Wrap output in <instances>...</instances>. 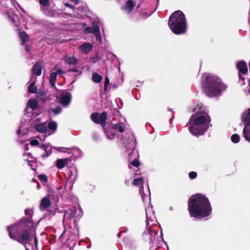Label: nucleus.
Here are the masks:
<instances>
[{"label": "nucleus", "instance_id": "nucleus-1", "mask_svg": "<svg viewBox=\"0 0 250 250\" xmlns=\"http://www.w3.org/2000/svg\"><path fill=\"white\" fill-rule=\"evenodd\" d=\"M8 235L10 238L25 247L30 244L34 238L35 245L38 244V239L36 230L33 229V223L29 217L21 219L17 223L7 227Z\"/></svg>", "mask_w": 250, "mask_h": 250}, {"label": "nucleus", "instance_id": "nucleus-2", "mask_svg": "<svg viewBox=\"0 0 250 250\" xmlns=\"http://www.w3.org/2000/svg\"><path fill=\"white\" fill-rule=\"evenodd\" d=\"M188 211L191 217L201 219L211 214L212 207L205 195L197 193L189 198Z\"/></svg>", "mask_w": 250, "mask_h": 250}, {"label": "nucleus", "instance_id": "nucleus-3", "mask_svg": "<svg viewBox=\"0 0 250 250\" xmlns=\"http://www.w3.org/2000/svg\"><path fill=\"white\" fill-rule=\"evenodd\" d=\"M201 85L206 95L209 97L220 95L227 88L220 78L211 74H205L203 76Z\"/></svg>", "mask_w": 250, "mask_h": 250}, {"label": "nucleus", "instance_id": "nucleus-4", "mask_svg": "<svg viewBox=\"0 0 250 250\" xmlns=\"http://www.w3.org/2000/svg\"><path fill=\"white\" fill-rule=\"evenodd\" d=\"M168 25L175 35L185 34L187 30V21L184 14L181 11H176L169 18Z\"/></svg>", "mask_w": 250, "mask_h": 250}, {"label": "nucleus", "instance_id": "nucleus-5", "mask_svg": "<svg viewBox=\"0 0 250 250\" xmlns=\"http://www.w3.org/2000/svg\"><path fill=\"white\" fill-rule=\"evenodd\" d=\"M210 121V118L208 115L206 116L199 115L195 117V115H192L188 123L190 125L193 123L195 126L192 125L189 127V132L192 135L197 137L203 135L208 128V125H206V123H209Z\"/></svg>", "mask_w": 250, "mask_h": 250}, {"label": "nucleus", "instance_id": "nucleus-6", "mask_svg": "<svg viewBox=\"0 0 250 250\" xmlns=\"http://www.w3.org/2000/svg\"><path fill=\"white\" fill-rule=\"evenodd\" d=\"M90 118L94 123L101 125L108 139L112 140L115 138L116 133L112 128V125L106 127L107 113L105 111L103 112L101 114L98 112H94L91 114Z\"/></svg>", "mask_w": 250, "mask_h": 250}, {"label": "nucleus", "instance_id": "nucleus-7", "mask_svg": "<svg viewBox=\"0 0 250 250\" xmlns=\"http://www.w3.org/2000/svg\"><path fill=\"white\" fill-rule=\"evenodd\" d=\"M236 68L239 70V73L242 74H246L248 72V66L245 61H241L236 64Z\"/></svg>", "mask_w": 250, "mask_h": 250}, {"label": "nucleus", "instance_id": "nucleus-8", "mask_svg": "<svg viewBox=\"0 0 250 250\" xmlns=\"http://www.w3.org/2000/svg\"><path fill=\"white\" fill-rule=\"evenodd\" d=\"M51 205V202L49 197H44L41 201L40 209L41 211H43L48 208Z\"/></svg>", "mask_w": 250, "mask_h": 250}, {"label": "nucleus", "instance_id": "nucleus-9", "mask_svg": "<svg viewBox=\"0 0 250 250\" xmlns=\"http://www.w3.org/2000/svg\"><path fill=\"white\" fill-rule=\"evenodd\" d=\"M72 95L70 92H67L61 98V102L64 106L69 104L71 100Z\"/></svg>", "mask_w": 250, "mask_h": 250}, {"label": "nucleus", "instance_id": "nucleus-10", "mask_svg": "<svg viewBox=\"0 0 250 250\" xmlns=\"http://www.w3.org/2000/svg\"><path fill=\"white\" fill-rule=\"evenodd\" d=\"M42 71V63L40 62H37L34 65L32 69V73L39 76L41 75Z\"/></svg>", "mask_w": 250, "mask_h": 250}, {"label": "nucleus", "instance_id": "nucleus-11", "mask_svg": "<svg viewBox=\"0 0 250 250\" xmlns=\"http://www.w3.org/2000/svg\"><path fill=\"white\" fill-rule=\"evenodd\" d=\"M36 97L39 99L42 103H45L47 100V94L43 90L39 89L37 91Z\"/></svg>", "mask_w": 250, "mask_h": 250}, {"label": "nucleus", "instance_id": "nucleus-12", "mask_svg": "<svg viewBox=\"0 0 250 250\" xmlns=\"http://www.w3.org/2000/svg\"><path fill=\"white\" fill-rule=\"evenodd\" d=\"M64 213V218L67 219L73 218L76 215V209L75 208H69L68 210H65Z\"/></svg>", "mask_w": 250, "mask_h": 250}, {"label": "nucleus", "instance_id": "nucleus-13", "mask_svg": "<svg viewBox=\"0 0 250 250\" xmlns=\"http://www.w3.org/2000/svg\"><path fill=\"white\" fill-rule=\"evenodd\" d=\"M112 128L116 131L120 133H123L125 130V125L124 123L121 122L116 124H113Z\"/></svg>", "mask_w": 250, "mask_h": 250}, {"label": "nucleus", "instance_id": "nucleus-14", "mask_svg": "<svg viewBox=\"0 0 250 250\" xmlns=\"http://www.w3.org/2000/svg\"><path fill=\"white\" fill-rule=\"evenodd\" d=\"M69 158L60 159L56 161V166L59 169L63 168L68 163Z\"/></svg>", "mask_w": 250, "mask_h": 250}, {"label": "nucleus", "instance_id": "nucleus-15", "mask_svg": "<svg viewBox=\"0 0 250 250\" xmlns=\"http://www.w3.org/2000/svg\"><path fill=\"white\" fill-rule=\"evenodd\" d=\"M19 37L21 40V44L24 45L27 42H29L30 37L29 35L25 32L22 31L19 33Z\"/></svg>", "mask_w": 250, "mask_h": 250}, {"label": "nucleus", "instance_id": "nucleus-16", "mask_svg": "<svg viewBox=\"0 0 250 250\" xmlns=\"http://www.w3.org/2000/svg\"><path fill=\"white\" fill-rule=\"evenodd\" d=\"M92 47V45L90 43L88 42L84 43L80 46L81 50L85 53H87L91 51Z\"/></svg>", "mask_w": 250, "mask_h": 250}, {"label": "nucleus", "instance_id": "nucleus-17", "mask_svg": "<svg viewBox=\"0 0 250 250\" xmlns=\"http://www.w3.org/2000/svg\"><path fill=\"white\" fill-rule=\"evenodd\" d=\"M30 107L33 111L39 108V104L35 99H30L28 100L26 107Z\"/></svg>", "mask_w": 250, "mask_h": 250}, {"label": "nucleus", "instance_id": "nucleus-18", "mask_svg": "<svg viewBox=\"0 0 250 250\" xmlns=\"http://www.w3.org/2000/svg\"><path fill=\"white\" fill-rule=\"evenodd\" d=\"M243 134L245 139L250 142V124L246 125L243 129Z\"/></svg>", "mask_w": 250, "mask_h": 250}, {"label": "nucleus", "instance_id": "nucleus-19", "mask_svg": "<svg viewBox=\"0 0 250 250\" xmlns=\"http://www.w3.org/2000/svg\"><path fill=\"white\" fill-rule=\"evenodd\" d=\"M63 60H64L65 62L69 64L75 65L78 63L77 60L74 57H69L67 55H64Z\"/></svg>", "mask_w": 250, "mask_h": 250}, {"label": "nucleus", "instance_id": "nucleus-20", "mask_svg": "<svg viewBox=\"0 0 250 250\" xmlns=\"http://www.w3.org/2000/svg\"><path fill=\"white\" fill-rule=\"evenodd\" d=\"M35 129L40 133H44L47 130L46 126L44 124H39L35 125Z\"/></svg>", "mask_w": 250, "mask_h": 250}, {"label": "nucleus", "instance_id": "nucleus-21", "mask_svg": "<svg viewBox=\"0 0 250 250\" xmlns=\"http://www.w3.org/2000/svg\"><path fill=\"white\" fill-rule=\"evenodd\" d=\"M57 73L52 72L50 76L49 83L52 87L55 86V83L57 80Z\"/></svg>", "mask_w": 250, "mask_h": 250}, {"label": "nucleus", "instance_id": "nucleus-22", "mask_svg": "<svg viewBox=\"0 0 250 250\" xmlns=\"http://www.w3.org/2000/svg\"><path fill=\"white\" fill-rule=\"evenodd\" d=\"M92 79L94 82L96 83H99L102 81L103 77L95 72L92 74Z\"/></svg>", "mask_w": 250, "mask_h": 250}, {"label": "nucleus", "instance_id": "nucleus-23", "mask_svg": "<svg viewBox=\"0 0 250 250\" xmlns=\"http://www.w3.org/2000/svg\"><path fill=\"white\" fill-rule=\"evenodd\" d=\"M35 82H32L28 86V91L30 93H36L37 92V88L35 86Z\"/></svg>", "mask_w": 250, "mask_h": 250}, {"label": "nucleus", "instance_id": "nucleus-24", "mask_svg": "<svg viewBox=\"0 0 250 250\" xmlns=\"http://www.w3.org/2000/svg\"><path fill=\"white\" fill-rule=\"evenodd\" d=\"M126 7L129 12L132 11L134 7V4L132 0H128L126 2Z\"/></svg>", "mask_w": 250, "mask_h": 250}, {"label": "nucleus", "instance_id": "nucleus-25", "mask_svg": "<svg viewBox=\"0 0 250 250\" xmlns=\"http://www.w3.org/2000/svg\"><path fill=\"white\" fill-rule=\"evenodd\" d=\"M91 28L92 30L93 31V33H94V34L99 33L100 32L99 29V25L98 22L94 21L92 23V27Z\"/></svg>", "mask_w": 250, "mask_h": 250}, {"label": "nucleus", "instance_id": "nucleus-26", "mask_svg": "<svg viewBox=\"0 0 250 250\" xmlns=\"http://www.w3.org/2000/svg\"><path fill=\"white\" fill-rule=\"evenodd\" d=\"M144 184V181L142 178L134 179L132 184L135 186H141L143 188V185Z\"/></svg>", "mask_w": 250, "mask_h": 250}, {"label": "nucleus", "instance_id": "nucleus-27", "mask_svg": "<svg viewBox=\"0 0 250 250\" xmlns=\"http://www.w3.org/2000/svg\"><path fill=\"white\" fill-rule=\"evenodd\" d=\"M140 163L138 160V159L136 158H135L134 160H133L129 163V164L128 165V167L129 168H131V166L138 167L140 166Z\"/></svg>", "mask_w": 250, "mask_h": 250}, {"label": "nucleus", "instance_id": "nucleus-28", "mask_svg": "<svg viewBox=\"0 0 250 250\" xmlns=\"http://www.w3.org/2000/svg\"><path fill=\"white\" fill-rule=\"evenodd\" d=\"M247 111L243 119V121L246 123V125L250 124V109H249Z\"/></svg>", "mask_w": 250, "mask_h": 250}, {"label": "nucleus", "instance_id": "nucleus-29", "mask_svg": "<svg viewBox=\"0 0 250 250\" xmlns=\"http://www.w3.org/2000/svg\"><path fill=\"white\" fill-rule=\"evenodd\" d=\"M48 127L49 129H51L53 131L55 130L57 127V123L54 121L49 122L48 124Z\"/></svg>", "mask_w": 250, "mask_h": 250}, {"label": "nucleus", "instance_id": "nucleus-30", "mask_svg": "<svg viewBox=\"0 0 250 250\" xmlns=\"http://www.w3.org/2000/svg\"><path fill=\"white\" fill-rule=\"evenodd\" d=\"M231 141L234 143H237L240 141V137L237 134H234L231 137Z\"/></svg>", "mask_w": 250, "mask_h": 250}, {"label": "nucleus", "instance_id": "nucleus-31", "mask_svg": "<svg viewBox=\"0 0 250 250\" xmlns=\"http://www.w3.org/2000/svg\"><path fill=\"white\" fill-rule=\"evenodd\" d=\"M109 82L110 81H109V79L108 77L107 76H106L105 77L104 83V93H105V92H106V91L107 90V87L109 84Z\"/></svg>", "mask_w": 250, "mask_h": 250}, {"label": "nucleus", "instance_id": "nucleus-32", "mask_svg": "<svg viewBox=\"0 0 250 250\" xmlns=\"http://www.w3.org/2000/svg\"><path fill=\"white\" fill-rule=\"evenodd\" d=\"M39 180L43 183H46L48 181V177L45 174H40L38 176Z\"/></svg>", "mask_w": 250, "mask_h": 250}, {"label": "nucleus", "instance_id": "nucleus-33", "mask_svg": "<svg viewBox=\"0 0 250 250\" xmlns=\"http://www.w3.org/2000/svg\"><path fill=\"white\" fill-rule=\"evenodd\" d=\"M51 110L54 113V114L55 115H57L59 113H60L62 111V108L59 106H57L56 108H52L51 109Z\"/></svg>", "mask_w": 250, "mask_h": 250}, {"label": "nucleus", "instance_id": "nucleus-34", "mask_svg": "<svg viewBox=\"0 0 250 250\" xmlns=\"http://www.w3.org/2000/svg\"><path fill=\"white\" fill-rule=\"evenodd\" d=\"M45 151V152L43 154H42L41 156L42 159H45L46 157H48L51 153L52 152V150L51 149H50L49 150H47V149H46Z\"/></svg>", "mask_w": 250, "mask_h": 250}, {"label": "nucleus", "instance_id": "nucleus-35", "mask_svg": "<svg viewBox=\"0 0 250 250\" xmlns=\"http://www.w3.org/2000/svg\"><path fill=\"white\" fill-rule=\"evenodd\" d=\"M39 2L41 5L45 7L49 5V0H39Z\"/></svg>", "mask_w": 250, "mask_h": 250}, {"label": "nucleus", "instance_id": "nucleus-36", "mask_svg": "<svg viewBox=\"0 0 250 250\" xmlns=\"http://www.w3.org/2000/svg\"><path fill=\"white\" fill-rule=\"evenodd\" d=\"M189 178L190 179H195L197 176V174L195 171H191L188 174Z\"/></svg>", "mask_w": 250, "mask_h": 250}, {"label": "nucleus", "instance_id": "nucleus-37", "mask_svg": "<svg viewBox=\"0 0 250 250\" xmlns=\"http://www.w3.org/2000/svg\"><path fill=\"white\" fill-rule=\"evenodd\" d=\"M30 144L33 146H38L39 144V142L38 140L34 139L30 141Z\"/></svg>", "mask_w": 250, "mask_h": 250}, {"label": "nucleus", "instance_id": "nucleus-38", "mask_svg": "<svg viewBox=\"0 0 250 250\" xmlns=\"http://www.w3.org/2000/svg\"><path fill=\"white\" fill-rule=\"evenodd\" d=\"M133 150H132L128 154V156H129V161H130L131 159L132 158V156L133 155H136V153H135V151L134 150V146H133Z\"/></svg>", "mask_w": 250, "mask_h": 250}, {"label": "nucleus", "instance_id": "nucleus-39", "mask_svg": "<svg viewBox=\"0 0 250 250\" xmlns=\"http://www.w3.org/2000/svg\"><path fill=\"white\" fill-rule=\"evenodd\" d=\"M94 35H95V37L96 38L97 40H98V41L99 42H102V39H101V36L100 32L99 33H96V34H95Z\"/></svg>", "mask_w": 250, "mask_h": 250}, {"label": "nucleus", "instance_id": "nucleus-40", "mask_svg": "<svg viewBox=\"0 0 250 250\" xmlns=\"http://www.w3.org/2000/svg\"><path fill=\"white\" fill-rule=\"evenodd\" d=\"M84 32L86 33H93L92 28L91 27H87L84 29Z\"/></svg>", "mask_w": 250, "mask_h": 250}, {"label": "nucleus", "instance_id": "nucleus-41", "mask_svg": "<svg viewBox=\"0 0 250 250\" xmlns=\"http://www.w3.org/2000/svg\"><path fill=\"white\" fill-rule=\"evenodd\" d=\"M25 214L27 215H29L30 217L31 218V210L29 208H26L24 210Z\"/></svg>", "mask_w": 250, "mask_h": 250}, {"label": "nucleus", "instance_id": "nucleus-42", "mask_svg": "<svg viewBox=\"0 0 250 250\" xmlns=\"http://www.w3.org/2000/svg\"><path fill=\"white\" fill-rule=\"evenodd\" d=\"M25 49L27 52H30L31 50V45L30 44L26 45Z\"/></svg>", "mask_w": 250, "mask_h": 250}, {"label": "nucleus", "instance_id": "nucleus-43", "mask_svg": "<svg viewBox=\"0 0 250 250\" xmlns=\"http://www.w3.org/2000/svg\"><path fill=\"white\" fill-rule=\"evenodd\" d=\"M64 5L66 7H69L70 9H73L74 8V6L73 5H72V4H70V3H64Z\"/></svg>", "mask_w": 250, "mask_h": 250}, {"label": "nucleus", "instance_id": "nucleus-44", "mask_svg": "<svg viewBox=\"0 0 250 250\" xmlns=\"http://www.w3.org/2000/svg\"><path fill=\"white\" fill-rule=\"evenodd\" d=\"M56 73H57V75H61L63 73V71L61 69H59Z\"/></svg>", "mask_w": 250, "mask_h": 250}, {"label": "nucleus", "instance_id": "nucleus-45", "mask_svg": "<svg viewBox=\"0 0 250 250\" xmlns=\"http://www.w3.org/2000/svg\"><path fill=\"white\" fill-rule=\"evenodd\" d=\"M54 148L56 150H57L58 151H61L62 150H61V148H65V149H66L67 150H69V148H66V147H55Z\"/></svg>", "mask_w": 250, "mask_h": 250}, {"label": "nucleus", "instance_id": "nucleus-46", "mask_svg": "<svg viewBox=\"0 0 250 250\" xmlns=\"http://www.w3.org/2000/svg\"><path fill=\"white\" fill-rule=\"evenodd\" d=\"M68 174V179H70L72 176V171L71 170L69 169Z\"/></svg>", "mask_w": 250, "mask_h": 250}, {"label": "nucleus", "instance_id": "nucleus-47", "mask_svg": "<svg viewBox=\"0 0 250 250\" xmlns=\"http://www.w3.org/2000/svg\"><path fill=\"white\" fill-rule=\"evenodd\" d=\"M78 71V69L75 67L69 70V71H70V72H77Z\"/></svg>", "mask_w": 250, "mask_h": 250}, {"label": "nucleus", "instance_id": "nucleus-48", "mask_svg": "<svg viewBox=\"0 0 250 250\" xmlns=\"http://www.w3.org/2000/svg\"><path fill=\"white\" fill-rule=\"evenodd\" d=\"M110 85L113 89H116L118 87L117 85L115 83H111Z\"/></svg>", "mask_w": 250, "mask_h": 250}, {"label": "nucleus", "instance_id": "nucleus-49", "mask_svg": "<svg viewBox=\"0 0 250 250\" xmlns=\"http://www.w3.org/2000/svg\"><path fill=\"white\" fill-rule=\"evenodd\" d=\"M41 147L43 148L44 150H46V149H47V146L43 144H42V146H41Z\"/></svg>", "mask_w": 250, "mask_h": 250}, {"label": "nucleus", "instance_id": "nucleus-50", "mask_svg": "<svg viewBox=\"0 0 250 250\" xmlns=\"http://www.w3.org/2000/svg\"><path fill=\"white\" fill-rule=\"evenodd\" d=\"M70 0L72 2H74L75 4H77L79 2V0Z\"/></svg>", "mask_w": 250, "mask_h": 250}, {"label": "nucleus", "instance_id": "nucleus-51", "mask_svg": "<svg viewBox=\"0 0 250 250\" xmlns=\"http://www.w3.org/2000/svg\"><path fill=\"white\" fill-rule=\"evenodd\" d=\"M122 232H123V231H121L119 232L118 233V234H117V237H118L119 238H121V233H122Z\"/></svg>", "mask_w": 250, "mask_h": 250}, {"label": "nucleus", "instance_id": "nucleus-52", "mask_svg": "<svg viewBox=\"0 0 250 250\" xmlns=\"http://www.w3.org/2000/svg\"><path fill=\"white\" fill-rule=\"evenodd\" d=\"M65 233V231H64L62 234V235L60 236V239H61L62 238V237H63V235H64V233Z\"/></svg>", "mask_w": 250, "mask_h": 250}, {"label": "nucleus", "instance_id": "nucleus-53", "mask_svg": "<svg viewBox=\"0 0 250 250\" xmlns=\"http://www.w3.org/2000/svg\"><path fill=\"white\" fill-rule=\"evenodd\" d=\"M239 77H240V79H242V80H244V79H244V78H243V77H242V76L240 75V74H239Z\"/></svg>", "mask_w": 250, "mask_h": 250}, {"label": "nucleus", "instance_id": "nucleus-54", "mask_svg": "<svg viewBox=\"0 0 250 250\" xmlns=\"http://www.w3.org/2000/svg\"><path fill=\"white\" fill-rule=\"evenodd\" d=\"M31 162H32L31 161H28V165L29 166H30L31 167H32V165H31V164H30Z\"/></svg>", "mask_w": 250, "mask_h": 250}, {"label": "nucleus", "instance_id": "nucleus-55", "mask_svg": "<svg viewBox=\"0 0 250 250\" xmlns=\"http://www.w3.org/2000/svg\"><path fill=\"white\" fill-rule=\"evenodd\" d=\"M20 132H21V130L19 129V130L17 131V133H18V134H20Z\"/></svg>", "mask_w": 250, "mask_h": 250}, {"label": "nucleus", "instance_id": "nucleus-56", "mask_svg": "<svg viewBox=\"0 0 250 250\" xmlns=\"http://www.w3.org/2000/svg\"><path fill=\"white\" fill-rule=\"evenodd\" d=\"M40 187H40V185L39 184V185H38V186H37L38 188H40Z\"/></svg>", "mask_w": 250, "mask_h": 250}, {"label": "nucleus", "instance_id": "nucleus-57", "mask_svg": "<svg viewBox=\"0 0 250 250\" xmlns=\"http://www.w3.org/2000/svg\"><path fill=\"white\" fill-rule=\"evenodd\" d=\"M25 247H26V246ZM25 249H26V250H29V249L27 248H25Z\"/></svg>", "mask_w": 250, "mask_h": 250}]
</instances>
